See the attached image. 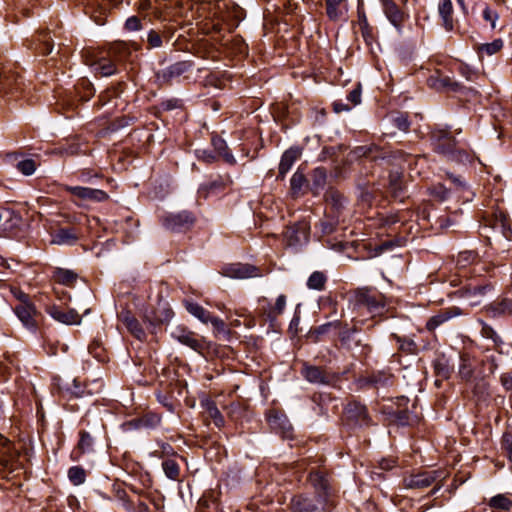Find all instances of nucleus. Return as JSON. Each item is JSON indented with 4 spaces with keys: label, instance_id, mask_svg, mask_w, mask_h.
<instances>
[{
    "label": "nucleus",
    "instance_id": "f257e3e1",
    "mask_svg": "<svg viewBox=\"0 0 512 512\" xmlns=\"http://www.w3.org/2000/svg\"><path fill=\"white\" fill-rule=\"evenodd\" d=\"M310 481L319 490L313 497L295 496L291 501L293 512H324L328 505L327 482L319 473L310 475Z\"/></svg>",
    "mask_w": 512,
    "mask_h": 512
},
{
    "label": "nucleus",
    "instance_id": "f03ea898",
    "mask_svg": "<svg viewBox=\"0 0 512 512\" xmlns=\"http://www.w3.org/2000/svg\"><path fill=\"white\" fill-rule=\"evenodd\" d=\"M85 63L99 76L108 77L117 72L115 62L107 56V53L97 50H85Z\"/></svg>",
    "mask_w": 512,
    "mask_h": 512
},
{
    "label": "nucleus",
    "instance_id": "7ed1b4c3",
    "mask_svg": "<svg viewBox=\"0 0 512 512\" xmlns=\"http://www.w3.org/2000/svg\"><path fill=\"white\" fill-rule=\"evenodd\" d=\"M26 84L17 73L8 68L0 69V94L17 98L24 92Z\"/></svg>",
    "mask_w": 512,
    "mask_h": 512
},
{
    "label": "nucleus",
    "instance_id": "20e7f679",
    "mask_svg": "<svg viewBox=\"0 0 512 512\" xmlns=\"http://www.w3.org/2000/svg\"><path fill=\"white\" fill-rule=\"evenodd\" d=\"M355 302L356 305L366 308L373 315L379 314L384 307V297L367 288L356 291Z\"/></svg>",
    "mask_w": 512,
    "mask_h": 512
},
{
    "label": "nucleus",
    "instance_id": "39448f33",
    "mask_svg": "<svg viewBox=\"0 0 512 512\" xmlns=\"http://www.w3.org/2000/svg\"><path fill=\"white\" fill-rule=\"evenodd\" d=\"M20 300L21 303L18 306H16L15 313L26 328L35 331L37 326L36 321L34 319L36 309L34 305L28 301L27 295L22 294Z\"/></svg>",
    "mask_w": 512,
    "mask_h": 512
},
{
    "label": "nucleus",
    "instance_id": "423d86ee",
    "mask_svg": "<svg viewBox=\"0 0 512 512\" xmlns=\"http://www.w3.org/2000/svg\"><path fill=\"white\" fill-rule=\"evenodd\" d=\"M309 225L304 221L289 226L285 232V238L289 246H296L308 241Z\"/></svg>",
    "mask_w": 512,
    "mask_h": 512
},
{
    "label": "nucleus",
    "instance_id": "0eeeda50",
    "mask_svg": "<svg viewBox=\"0 0 512 512\" xmlns=\"http://www.w3.org/2000/svg\"><path fill=\"white\" fill-rule=\"evenodd\" d=\"M223 274L234 279L257 277L258 268L250 264L234 263L223 268Z\"/></svg>",
    "mask_w": 512,
    "mask_h": 512
},
{
    "label": "nucleus",
    "instance_id": "6e6552de",
    "mask_svg": "<svg viewBox=\"0 0 512 512\" xmlns=\"http://www.w3.org/2000/svg\"><path fill=\"white\" fill-rule=\"evenodd\" d=\"M66 190L72 195L92 202H103L109 198L108 194L100 189H93L82 186H67Z\"/></svg>",
    "mask_w": 512,
    "mask_h": 512
},
{
    "label": "nucleus",
    "instance_id": "1a4fd4ad",
    "mask_svg": "<svg viewBox=\"0 0 512 512\" xmlns=\"http://www.w3.org/2000/svg\"><path fill=\"white\" fill-rule=\"evenodd\" d=\"M171 335L179 343L188 346L194 351L200 352L204 348L203 341L197 338L194 332L189 331L184 327H176Z\"/></svg>",
    "mask_w": 512,
    "mask_h": 512
},
{
    "label": "nucleus",
    "instance_id": "9d476101",
    "mask_svg": "<svg viewBox=\"0 0 512 512\" xmlns=\"http://www.w3.org/2000/svg\"><path fill=\"white\" fill-rule=\"evenodd\" d=\"M435 148L442 154H450L455 150L456 140L446 130H437L432 133Z\"/></svg>",
    "mask_w": 512,
    "mask_h": 512
},
{
    "label": "nucleus",
    "instance_id": "9b49d317",
    "mask_svg": "<svg viewBox=\"0 0 512 512\" xmlns=\"http://www.w3.org/2000/svg\"><path fill=\"white\" fill-rule=\"evenodd\" d=\"M193 217L190 213L184 211L177 214H170L164 219V225L171 231H180L193 224Z\"/></svg>",
    "mask_w": 512,
    "mask_h": 512
},
{
    "label": "nucleus",
    "instance_id": "f8f14e48",
    "mask_svg": "<svg viewBox=\"0 0 512 512\" xmlns=\"http://www.w3.org/2000/svg\"><path fill=\"white\" fill-rule=\"evenodd\" d=\"M383 12L391 24L399 29L406 19L405 13L392 0H381Z\"/></svg>",
    "mask_w": 512,
    "mask_h": 512
},
{
    "label": "nucleus",
    "instance_id": "ddd939ff",
    "mask_svg": "<svg viewBox=\"0 0 512 512\" xmlns=\"http://www.w3.org/2000/svg\"><path fill=\"white\" fill-rule=\"evenodd\" d=\"M46 311L54 320L66 325L79 324L81 321L80 315L72 309L63 311L60 307L52 305L47 307Z\"/></svg>",
    "mask_w": 512,
    "mask_h": 512
},
{
    "label": "nucleus",
    "instance_id": "4468645a",
    "mask_svg": "<svg viewBox=\"0 0 512 512\" xmlns=\"http://www.w3.org/2000/svg\"><path fill=\"white\" fill-rule=\"evenodd\" d=\"M345 416L347 420L358 425H366L369 423L366 407L358 402H351L346 406Z\"/></svg>",
    "mask_w": 512,
    "mask_h": 512
},
{
    "label": "nucleus",
    "instance_id": "2eb2a0df",
    "mask_svg": "<svg viewBox=\"0 0 512 512\" xmlns=\"http://www.w3.org/2000/svg\"><path fill=\"white\" fill-rule=\"evenodd\" d=\"M437 477L438 473L436 471L423 472L405 479V485L411 489H423L435 482Z\"/></svg>",
    "mask_w": 512,
    "mask_h": 512
},
{
    "label": "nucleus",
    "instance_id": "dca6fc26",
    "mask_svg": "<svg viewBox=\"0 0 512 512\" xmlns=\"http://www.w3.org/2000/svg\"><path fill=\"white\" fill-rule=\"evenodd\" d=\"M261 309L263 314L270 320H275L279 315L284 312L286 306V296L280 295L274 305H271L266 298L260 300Z\"/></svg>",
    "mask_w": 512,
    "mask_h": 512
},
{
    "label": "nucleus",
    "instance_id": "f3484780",
    "mask_svg": "<svg viewBox=\"0 0 512 512\" xmlns=\"http://www.w3.org/2000/svg\"><path fill=\"white\" fill-rule=\"evenodd\" d=\"M119 319L126 326L128 331L138 340L143 341L146 338V333L143 330L140 322L132 315L130 311H122Z\"/></svg>",
    "mask_w": 512,
    "mask_h": 512
},
{
    "label": "nucleus",
    "instance_id": "a211bd4d",
    "mask_svg": "<svg viewBox=\"0 0 512 512\" xmlns=\"http://www.w3.org/2000/svg\"><path fill=\"white\" fill-rule=\"evenodd\" d=\"M79 239L73 228H61L51 234V243L57 245H73Z\"/></svg>",
    "mask_w": 512,
    "mask_h": 512
},
{
    "label": "nucleus",
    "instance_id": "6ab92c4d",
    "mask_svg": "<svg viewBox=\"0 0 512 512\" xmlns=\"http://www.w3.org/2000/svg\"><path fill=\"white\" fill-rule=\"evenodd\" d=\"M190 66L191 65L185 61L177 62L158 72L157 77L159 80L169 82L173 78L179 77L188 71Z\"/></svg>",
    "mask_w": 512,
    "mask_h": 512
},
{
    "label": "nucleus",
    "instance_id": "aec40b11",
    "mask_svg": "<svg viewBox=\"0 0 512 512\" xmlns=\"http://www.w3.org/2000/svg\"><path fill=\"white\" fill-rule=\"evenodd\" d=\"M304 378L313 384H327L329 383V378L325 374V372L316 366H311L304 364L301 370Z\"/></svg>",
    "mask_w": 512,
    "mask_h": 512
},
{
    "label": "nucleus",
    "instance_id": "412c9836",
    "mask_svg": "<svg viewBox=\"0 0 512 512\" xmlns=\"http://www.w3.org/2000/svg\"><path fill=\"white\" fill-rule=\"evenodd\" d=\"M15 457L16 453L12 449L10 441L0 435V466L3 468L12 467Z\"/></svg>",
    "mask_w": 512,
    "mask_h": 512
},
{
    "label": "nucleus",
    "instance_id": "4be33fe9",
    "mask_svg": "<svg viewBox=\"0 0 512 512\" xmlns=\"http://www.w3.org/2000/svg\"><path fill=\"white\" fill-rule=\"evenodd\" d=\"M299 157L300 151L298 149H288L285 151L279 164V176L284 178Z\"/></svg>",
    "mask_w": 512,
    "mask_h": 512
},
{
    "label": "nucleus",
    "instance_id": "5701e85b",
    "mask_svg": "<svg viewBox=\"0 0 512 512\" xmlns=\"http://www.w3.org/2000/svg\"><path fill=\"white\" fill-rule=\"evenodd\" d=\"M93 450V438L86 431L80 432V439L76 449L72 452L73 460H79V458L86 453H90Z\"/></svg>",
    "mask_w": 512,
    "mask_h": 512
},
{
    "label": "nucleus",
    "instance_id": "b1692460",
    "mask_svg": "<svg viewBox=\"0 0 512 512\" xmlns=\"http://www.w3.org/2000/svg\"><path fill=\"white\" fill-rule=\"evenodd\" d=\"M173 317V311L166 304H158V311L154 315L145 314L144 320L155 326L157 324L167 322Z\"/></svg>",
    "mask_w": 512,
    "mask_h": 512
},
{
    "label": "nucleus",
    "instance_id": "393cba45",
    "mask_svg": "<svg viewBox=\"0 0 512 512\" xmlns=\"http://www.w3.org/2000/svg\"><path fill=\"white\" fill-rule=\"evenodd\" d=\"M459 314L460 312L458 308H451L449 310L442 311L428 320V322L426 323V328L429 331H433L444 322L448 321L449 319Z\"/></svg>",
    "mask_w": 512,
    "mask_h": 512
},
{
    "label": "nucleus",
    "instance_id": "a878e982",
    "mask_svg": "<svg viewBox=\"0 0 512 512\" xmlns=\"http://www.w3.org/2000/svg\"><path fill=\"white\" fill-rule=\"evenodd\" d=\"M439 14L443 20V26L447 31L453 29V5L451 0H441L438 6Z\"/></svg>",
    "mask_w": 512,
    "mask_h": 512
},
{
    "label": "nucleus",
    "instance_id": "bb28decb",
    "mask_svg": "<svg viewBox=\"0 0 512 512\" xmlns=\"http://www.w3.org/2000/svg\"><path fill=\"white\" fill-rule=\"evenodd\" d=\"M346 0H326V13L330 20H339L344 13Z\"/></svg>",
    "mask_w": 512,
    "mask_h": 512
},
{
    "label": "nucleus",
    "instance_id": "cd10ccee",
    "mask_svg": "<svg viewBox=\"0 0 512 512\" xmlns=\"http://www.w3.org/2000/svg\"><path fill=\"white\" fill-rule=\"evenodd\" d=\"M53 279L59 284L70 286L76 281L77 274L72 270L56 268L53 272Z\"/></svg>",
    "mask_w": 512,
    "mask_h": 512
},
{
    "label": "nucleus",
    "instance_id": "c85d7f7f",
    "mask_svg": "<svg viewBox=\"0 0 512 512\" xmlns=\"http://www.w3.org/2000/svg\"><path fill=\"white\" fill-rule=\"evenodd\" d=\"M488 505L494 509L508 511L512 508V500L505 494H497L489 500Z\"/></svg>",
    "mask_w": 512,
    "mask_h": 512
},
{
    "label": "nucleus",
    "instance_id": "c756f323",
    "mask_svg": "<svg viewBox=\"0 0 512 512\" xmlns=\"http://www.w3.org/2000/svg\"><path fill=\"white\" fill-rule=\"evenodd\" d=\"M187 311L192 314L194 317L199 319L203 323H209L210 320V312L204 309L197 303L188 302L186 303Z\"/></svg>",
    "mask_w": 512,
    "mask_h": 512
},
{
    "label": "nucleus",
    "instance_id": "7c9ffc66",
    "mask_svg": "<svg viewBox=\"0 0 512 512\" xmlns=\"http://www.w3.org/2000/svg\"><path fill=\"white\" fill-rule=\"evenodd\" d=\"M428 83L435 89H448L456 91L459 87L458 83L451 81L448 77L443 78H429Z\"/></svg>",
    "mask_w": 512,
    "mask_h": 512
},
{
    "label": "nucleus",
    "instance_id": "2f4dec72",
    "mask_svg": "<svg viewBox=\"0 0 512 512\" xmlns=\"http://www.w3.org/2000/svg\"><path fill=\"white\" fill-rule=\"evenodd\" d=\"M326 280L327 278L323 272L315 271L308 278L307 286L309 289L321 291L325 287Z\"/></svg>",
    "mask_w": 512,
    "mask_h": 512
},
{
    "label": "nucleus",
    "instance_id": "473e14b6",
    "mask_svg": "<svg viewBox=\"0 0 512 512\" xmlns=\"http://www.w3.org/2000/svg\"><path fill=\"white\" fill-rule=\"evenodd\" d=\"M165 475L171 480H177L180 475V466L174 459H166L162 462Z\"/></svg>",
    "mask_w": 512,
    "mask_h": 512
},
{
    "label": "nucleus",
    "instance_id": "72a5a7b5",
    "mask_svg": "<svg viewBox=\"0 0 512 512\" xmlns=\"http://www.w3.org/2000/svg\"><path fill=\"white\" fill-rule=\"evenodd\" d=\"M491 310L493 311L494 315H512V299L505 298L497 303H494L491 306Z\"/></svg>",
    "mask_w": 512,
    "mask_h": 512
},
{
    "label": "nucleus",
    "instance_id": "f704fd0d",
    "mask_svg": "<svg viewBox=\"0 0 512 512\" xmlns=\"http://www.w3.org/2000/svg\"><path fill=\"white\" fill-rule=\"evenodd\" d=\"M206 412L217 427L224 425V418L215 403L208 401L206 403Z\"/></svg>",
    "mask_w": 512,
    "mask_h": 512
},
{
    "label": "nucleus",
    "instance_id": "c9c22d12",
    "mask_svg": "<svg viewBox=\"0 0 512 512\" xmlns=\"http://www.w3.org/2000/svg\"><path fill=\"white\" fill-rule=\"evenodd\" d=\"M68 478L74 485H81L86 480V472L80 466H73L68 470Z\"/></svg>",
    "mask_w": 512,
    "mask_h": 512
},
{
    "label": "nucleus",
    "instance_id": "e433bc0d",
    "mask_svg": "<svg viewBox=\"0 0 512 512\" xmlns=\"http://www.w3.org/2000/svg\"><path fill=\"white\" fill-rule=\"evenodd\" d=\"M503 47V41L501 39H495L491 43H485L482 44L479 47L480 53H486L487 55L491 56L499 52Z\"/></svg>",
    "mask_w": 512,
    "mask_h": 512
},
{
    "label": "nucleus",
    "instance_id": "4c0bfd02",
    "mask_svg": "<svg viewBox=\"0 0 512 512\" xmlns=\"http://www.w3.org/2000/svg\"><path fill=\"white\" fill-rule=\"evenodd\" d=\"M17 168L24 175H32L36 170V164L32 159H24L17 164Z\"/></svg>",
    "mask_w": 512,
    "mask_h": 512
},
{
    "label": "nucleus",
    "instance_id": "58836bf2",
    "mask_svg": "<svg viewBox=\"0 0 512 512\" xmlns=\"http://www.w3.org/2000/svg\"><path fill=\"white\" fill-rule=\"evenodd\" d=\"M305 182V177L300 172H295L290 180L291 190L293 193H298L301 188L303 187V184Z\"/></svg>",
    "mask_w": 512,
    "mask_h": 512
},
{
    "label": "nucleus",
    "instance_id": "ea45409f",
    "mask_svg": "<svg viewBox=\"0 0 512 512\" xmlns=\"http://www.w3.org/2000/svg\"><path fill=\"white\" fill-rule=\"evenodd\" d=\"M359 25H360L362 36L368 42L370 39H372V32H371V28L369 27V24H368L365 14L359 13Z\"/></svg>",
    "mask_w": 512,
    "mask_h": 512
},
{
    "label": "nucleus",
    "instance_id": "a19ab883",
    "mask_svg": "<svg viewBox=\"0 0 512 512\" xmlns=\"http://www.w3.org/2000/svg\"><path fill=\"white\" fill-rule=\"evenodd\" d=\"M483 18L486 22H488L492 29L496 28V21L498 20V14L496 11L492 10L489 7H486L483 10Z\"/></svg>",
    "mask_w": 512,
    "mask_h": 512
},
{
    "label": "nucleus",
    "instance_id": "79ce46f5",
    "mask_svg": "<svg viewBox=\"0 0 512 512\" xmlns=\"http://www.w3.org/2000/svg\"><path fill=\"white\" fill-rule=\"evenodd\" d=\"M459 374L463 379H469L473 374V368L467 359H461Z\"/></svg>",
    "mask_w": 512,
    "mask_h": 512
},
{
    "label": "nucleus",
    "instance_id": "37998d69",
    "mask_svg": "<svg viewBox=\"0 0 512 512\" xmlns=\"http://www.w3.org/2000/svg\"><path fill=\"white\" fill-rule=\"evenodd\" d=\"M397 341L399 342L400 344V349L405 351V352H408V353H415L416 350H417V346L415 344V342L413 340H410V339H401L400 337H397L396 338Z\"/></svg>",
    "mask_w": 512,
    "mask_h": 512
},
{
    "label": "nucleus",
    "instance_id": "c03bdc74",
    "mask_svg": "<svg viewBox=\"0 0 512 512\" xmlns=\"http://www.w3.org/2000/svg\"><path fill=\"white\" fill-rule=\"evenodd\" d=\"M502 445L507 453L508 459L512 462V434L505 433L502 437Z\"/></svg>",
    "mask_w": 512,
    "mask_h": 512
},
{
    "label": "nucleus",
    "instance_id": "a18cd8bd",
    "mask_svg": "<svg viewBox=\"0 0 512 512\" xmlns=\"http://www.w3.org/2000/svg\"><path fill=\"white\" fill-rule=\"evenodd\" d=\"M147 41L152 48H157L162 45L161 36L154 30L148 33Z\"/></svg>",
    "mask_w": 512,
    "mask_h": 512
},
{
    "label": "nucleus",
    "instance_id": "49530a36",
    "mask_svg": "<svg viewBox=\"0 0 512 512\" xmlns=\"http://www.w3.org/2000/svg\"><path fill=\"white\" fill-rule=\"evenodd\" d=\"M347 99L353 104V106L360 104V102H361V87H360V85H357L356 88H354L352 91L349 92Z\"/></svg>",
    "mask_w": 512,
    "mask_h": 512
},
{
    "label": "nucleus",
    "instance_id": "de8ad7c7",
    "mask_svg": "<svg viewBox=\"0 0 512 512\" xmlns=\"http://www.w3.org/2000/svg\"><path fill=\"white\" fill-rule=\"evenodd\" d=\"M394 124L399 130L402 131H407L410 125L407 117L403 114L394 118Z\"/></svg>",
    "mask_w": 512,
    "mask_h": 512
},
{
    "label": "nucleus",
    "instance_id": "09e8293b",
    "mask_svg": "<svg viewBox=\"0 0 512 512\" xmlns=\"http://www.w3.org/2000/svg\"><path fill=\"white\" fill-rule=\"evenodd\" d=\"M125 26L131 31L139 30L141 26L140 20L137 17L132 16L126 20Z\"/></svg>",
    "mask_w": 512,
    "mask_h": 512
},
{
    "label": "nucleus",
    "instance_id": "8fccbe9b",
    "mask_svg": "<svg viewBox=\"0 0 512 512\" xmlns=\"http://www.w3.org/2000/svg\"><path fill=\"white\" fill-rule=\"evenodd\" d=\"M398 178H399L398 176L396 178L391 176V179H390V188L395 196H399L400 193L402 192V186H401L400 182L398 181Z\"/></svg>",
    "mask_w": 512,
    "mask_h": 512
},
{
    "label": "nucleus",
    "instance_id": "3c124183",
    "mask_svg": "<svg viewBox=\"0 0 512 512\" xmlns=\"http://www.w3.org/2000/svg\"><path fill=\"white\" fill-rule=\"evenodd\" d=\"M209 323H211L213 325V327L216 328L218 331L224 330L225 324H224L223 320L218 317H213L210 314Z\"/></svg>",
    "mask_w": 512,
    "mask_h": 512
},
{
    "label": "nucleus",
    "instance_id": "603ef678",
    "mask_svg": "<svg viewBox=\"0 0 512 512\" xmlns=\"http://www.w3.org/2000/svg\"><path fill=\"white\" fill-rule=\"evenodd\" d=\"M501 383L507 391L512 392V375H510V374L502 375Z\"/></svg>",
    "mask_w": 512,
    "mask_h": 512
},
{
    "label": "nucleus",
    "instance_id": "864d4df0",
    "mask_svg": "<svg viewBox=\"0 0 512 512\" xmlns=\"http://www.w3.org/2000/svg\"><path fill=\"white\" fill-rule=\"evenodd\" d=\"M394 461L393 460H386V459H383L381 462H380V467L384 470H389L391 469L393 466H394Z\"/></svg>",
    "mask_w": 512,
    "mask_h": 512
},
{
    "label": "nucleus",
    "instance_id": "5fc2aeb1",
    "mask_svg": "<svg viewBox=\"0 0 512 512\" xmlns=\"http://www.w3.org/2000/svg\"><path fill=\"white\" fill-rule=\"evenodd\" d=\"M73 384L75 389L71 391V394L74 395L75 397H82L84 393L83 391H80V386L78 385L76 379L73 381Z\"/></svg>",
    "mask_w": 512,
    "mask_h": 512
},
{
    "label": "nucleus",
    "instance_id": "6e6d98bb",
    "mask_svg": "<svg viewBox=\"0 0 512 512\" xmlns=\"http://www.w3.org/2000/svg\"><path fill=\"white\" fill-rule=\"evenodd\" d=\"M349 109H350V107L343 103H338V102L334 103V110L337 113L345 111V110H349Z\"/></svg>",
    "mask_w": 512,
    "mask_h": 512
},
{
    "label": "nucleus",
    "instance_id": "4d7b16f0",
    "mask_svg": "<svg viewBox=\"0 0 512 512\" xmlns=\"http://www.w3.org/2000/svg\"><path fill=\"white\" fill-rule=\"evenodd\" d=\"M222 155H223L224 159H225L228 163H230V164H234V163H235V158H234V156H233L231 153H229V152H227V151H226V152H224Z\"/></svg>",
    "mask_w": 512,
    "mask_h": 512
},
{
    "label": "nucleus",
    "instance_id": "13d9d810",
    "mask_svg": "<svg viewBox=\"0 0 512 512\" xmlns=\"http://www.w3.org/2000/svg\"><path fill=\"white\" fill-rule=\"evenodd\" d=\"M437 193H438V195H439V197H440V199H441V200L446 199V198H447V196H448V191H447V189H445V188H444V187H442V186H440V187H439V192H437Z\"/></svg>",
    "mask_w": 512,
    "mask_h": 512
},
{
    "label": "nucleus",
    "instance_id": "bf43d9fd",
    "mask_svg": "<svg viewBox=\"0 0 512 512\" xmlns=\"http://www.w3.org/2000/svg\"><path fill=\"white\" fill-rule=\"evenodd\" d=\"M315 174H319V176H320L322 181L325 180L326 175H325V172L322 169H316L315 170Z\"/></svg>",
    "mask_w": 512,
    "mask_h": 512
},
{
    "label": "nucleus",
    "instance_id": "052dcab7",
    "mask_svg": "<svg viewBox=\"0 0 512 512\" xmlns=\"http://www.w3.org/2000/svg\"><path fill=\"white\" fill-rule=\"evenodd\" d=\"M450 179H451L455 184H457V185H461V184H462V182L460 181V179H459V178H457V177L450 176Z\"/></svg>",
    "mask_w": 512,
    "mask_h": 512
},
{
    "label": "nucleus",
    "instance_id": "680f3d73",
    "mask_svg": "<svg viewBox=\"0 0 512 512\" xmlns=\"http://www.w3.org/2000/svg\"><path fill=\"white\" fill-rule=\"evenodd\" d=\"M203 158H205L207 161H211L214 157L210 154H206V152H203Z\"/></svg>",
    "mask_w": 512,
    "mask_h": 512
},
{
    "label": "nucleus",
    "instance_id": "e2e57ef3",
    "mask_svg": "<svg viewBox=\"0 0 512 512\" xmlns=\"http://www.w3.org/2000/svg\"><path fill=\"white\" fill-rule=\"evenodd\" d=\"M329 325H323L319 328L318 332L323 333Z\"/></svg>",
    "mask_w": 512,
    "mask_h": 512
},
{
    "label": "nucleus",
    "instance_id": "0e129e2a",
    "mask_svg": "<svg viewBox=\"0 0 512 512\" xmlns=\"http://www.w3.org/2000/svg\"><path fill=\"white\" fill-rule=\"evenodd\" d=\"M222 148H225V149H226L227 147H226V145H225V142L220 141V146H219V147H217V149H218V150H221Z\"/></svg>",
    "mask_w": 512,
    "mask_h": 512
},
{
    "label": "nucleus",
    "instance_id": "69168bd1",
    "mask_svg": "<svg viewBox=\"0 0 512 512\" xmlns=\"http://www.w3.org/2000/svg\"><path fill=\"white\" fill-rule=\"evenodd\" d=\"M440 489V486L435 487L431 490V494H435Z\"/></svg>",
    "mask_w": 512,
    "mask_h": 512
},
{
    "label": "nucleus",
    "instance_id": "338daca9",
    "mask_svg": "<svg viewBox=\"0 0 512 512\" xmlns=\"http://www.w3.org/2000/svg\"><path fill=\"white\" fill-rule=\"evenodd\" d=\"M106 97H108V93L101 95V97H100L101 101H105Z\"/></svg>",
    "mask_w": 512,
    "mask_h": 512
},
{
    "label": "nucleus",
    "instance_id": "774afa93",
    "mask_svg": "<svg viewBox=\"0 0 512 512\" xmlns=\"http://www.w3.org/2000/svg\"><path fill=\"white\" fill-rule=\"evenodd\" d=\"M126 125H128L127 121H125L124 123L119 124L118 127H125Z\"/></svg>",
    "mask_w": 512,
    "mask_h": 512
}]
</instances>
